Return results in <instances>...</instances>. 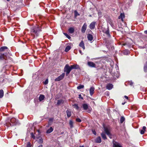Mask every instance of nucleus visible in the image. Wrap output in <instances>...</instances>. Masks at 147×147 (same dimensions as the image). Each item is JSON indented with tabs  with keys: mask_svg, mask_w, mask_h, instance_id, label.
Returning a JSON list of instances; mask_svg holds the SVG:
<instances>
[{
	"mask_svg": "<svg viewBox=\"0 0 147 147\" xmlns=\"http://www.w3.org/2000/svg\"><path fill=\"white\" fill-rule=\"evenodd\" d=\"M144 69L145 72H147V61L146 62V64L144 65Z\"/></svg>",
	"mask_w": 147,
	"mask_h": 147,
	"instance_id": "30",
	"label": "nucleus"
},
{
	"mask_svg": "<svg viewBox=\"0 0 147 147\" xmlns=\"http://www.w3.org/2000/svg\"><path fill=\"white\" fill-rule=\"evenodd\" d=\"M79 46L82 47L83 50H84L85 49V47L84 46V43L83 42V41H82L79 44Z\"/></svg>",
	"mask_w": 147,
	"mask_h": 147,
	"instance_id": "19",
	"label": "nucleus"
},
{
	"mask_svg": "<svg viewBox=\"0 0 147 147\" xmlns=\"http://www.w3.org/2000/svg\"><path fill=\"white\" fill-rule=\"evenodd\" d=\"M76 121L78 122H80L81 121V120L79 118H77L76 119Z\"/></svg>",
	"mask_w": 147,
	"mask_h": 147,
	"instance_id": "39",
	"label": "nucleus"
},
{
	"mask_svg": "<svg viewBox=\"0 0 147 147\" xmlns=\"http://www.w3.org/2000/svg\"><path fill=\"white\" fill-rule=\"evenodd\" d=\"M104 131H105L106 134L110 138L111 136V134L110 132L109 129L107 127H104Z\"/></svg>",
	"mask_w": 147,
	"mask_h": 147,
	"instance_id": "6",
	"label": "nucleus"
},
{
	"mask_svg": "<svg viewBox=\"0 0 147 147\" xmlns=\"http://www.w3.org/2000/svg\"><path fill=\"white\" fill-rule=\"evenodd\" d=\"M102 138L104 140H106L107 139L105 134L104 132H102L101 134Z\"/></svg>",
	"mask_w": 147,
	"mask_h": 147,
	"instance_id": "26",
	"label": "nucleus"
},
{
	"mask_svg": "<svg viewBox=\"0 0 147 147\" xmlns=\"http://www.w3.org/2000/svg\"><path fill=\"white\" fill-rule=\"evenodd\" d=\"M106 93H107V96H109V92H106Z\"/></svg>",
	"mask_w": 147,
	"mask_h": 147,
	"instance_id": "48",
	"label": "nucleus"
},
{
	"mask_svg": "<svg viewBox=\"0 0 147 147\" xmlns=\"http://www.w3.org/2000/svg\"><path fill=\"white\" fill-rule=\"evenodd\" d=\"M7 1H10V0H6Z\"/></svg>",
	"mask_w": 147,
	"mask_h": 147,
	"instance_id": "56",
	"label": "nucleus"
},
{
	"mask_svg": "<svg viewBox=\"0 0 147 147\" xmlns=\"http://www.w3.org/2000/svg\"><path fill=\"white\" fill-rule=\"evenodd\" d=\"M41 31V29L40 26H35L31 28L30 31L31 34L34 37L35 36L37 37Z\"/></svg>",
	"mask_w": 147,
	"mask_h": 147,
	"instance_id": "1",
	"label": "nucleus"
},
{
	"mask_svg": "<svg viewBox=\"0 0 147 147\" xmlns=\"http://www.w3.org/2000/svg\"><path fill=\"white\" fill-rule=\"evenodd\" d=\"M92 131L94 135H96V131L95 130H92Z\"/></svg>",
	"mask_w": 147,
	"mask_h": 147,
	"instance_id": "44",
	"label": "nucleus"
},
{
	"mask_svg": "<svg viewBox=\"0 0 147 147\" xmlns=\"http://www.w3.org/2000/svg\"><path fill=\"white\" fill-rule=\"evenodd\" d=\"M96 23L95 22H93L90 24L89 28L91 29H93L95 28Z\"/></svg>",
	"mask_w": 147,
	"mask_h": 147,
	"instance_id": "9",
	"label": "nucleus"
},
{
	"mask_svg": "<svg viewBox=\"0 0 147 147\" xmlns=\"http://www.w3.org/2000/svg\"><path fill=\"white\" fill-rule=\"evenodd\" d=\"M87 24L86 23H85L82 28L81 31L83 33H84L85 32Z\"/></svg>",
	"mask_w": 147,
	"mask_h": 147,
	"instance_id": "8",
	"label": "nucleus"
},
{
	"mask_svg": "<svg viewBox=\"0 0 147 147\" xmlns=\"http://www.w3.org/2000/svg\"><path fill=\"white\" fill-rule=\"evenodd\" d=\"M95 90V88L93 87H91L89 89L90 94V95L92 96L93 95L94 93V91Z\"/></svg>",
	"mask_w": 147,
	"mask_h": 147,
	"instance_id": "10",
	"label": "nucleus"
},
{
	"mask_svg": "<svg viewBox=\"0 0 147 147\" xmlns=\"http://www.w3.org/2000/svg\"><path fill=\"white\" fill-rule=\"evenodd\" d=\"M125 102H124V103H122V105H124V104L125 103Z\"/></svg>",
	"mask_w": 147,
	"mask_h": 147,
	"instance_id": "54",
	"label": "nucleus"
},
{
	"mask_svg": "<svg viewBox=\"0 0 147 147\" xmlns=\"http://www.w3.org/2000/svg\"><path fill=\"white\" fill-rule=\"evenodd\" d=\"M7 53H1L0 55V60H3L4 59H6V57Z\"/></svg>",
	"mask_w": 147,
	"mask_h": 147,
	"instance_id": "5",
	"label": "nucleus"
},
{
	"mask_svg": "<svg viewBox=\"0 0 147 147\" xmlns=\"http://www.w3.org/2000/svg\"><path fill=\"white\" fill-rule=\"evenodd\" d=\"M124 97L126 99H128V97L127 96H124Z\"/></svg>",
	"mask_w": 147,
	"mask_h": 147,
	"instance_id": "49",
	"label": "nucleus"
},
{
	"mask_svg": "<svg viewBox=\"0 0 147 147\" xmlns=\"http://www.w3.org/2000/svg\"><path fill=\"white\" fill-rule=\"evenodd\" d=\"M65 75L64 73H62L57 78H56L55 80V81H59L62 80L63 78Z\"/></svg>",
	"mask_w": 147,
	"mask_h": 147,
	"instance_id": "4",
	"label": "nucleus"
},
{
	"mask_svg": "<svg viewBox=\"0 0 147 147\" xmlns=\"http://www.w3.org/2000/svg\"><path fill=\"white\" fill-rule=\"evenodd\" d=\"M74 16L75 17H77L78 16L80 15V14L78 13V12L77 11L75 10L74 11Z\"/></svg>",
	"mask_w": 147,
	"mask_h": 147,
	"instance_id": "34",
	"label": "nucleus"
},
{
	"mask_svg": "<svg viewBox=\"0 0 147 147\" xmlns=\"http://www.w3.org/2000/svg\"><path fill=\"white\" fill-rule=\"evenodd\" d=\"M79 52H80V53L81 54V55H83V53L82 52V51L80 50H79Z\"/></svg>",
	"mask_w": 147,
	"mask_h": 147,
	"instance_id": "46",
	"label": "nucleus"
},
{
	"mask_svg": "<svg viewBox=\"0 0 147 147\" xmlns=\"http://www.w3.org/2000/svg\"><path fill=\"white\" fill-rule=\"evenodd\" d=\"M87 37L88 40L91 41L93 40V37L91 34H88Z\"/></svg>",
	"mask_w": 147,
	"mask_h": 147,
	"instance_id": "12",
	"label": "nucleus"
},
{
	"mask_svg": "<svg viewBox=\"0 0 147 147\" xmlns=\"http://www.w3.org/2000/svg\"><path fill=\"white\" fill-rule=\"evenodd\" d=\"M125 17V15L124 14L121 13L120 15L119 16L118 18L119 19H121L122 21H123V19Z\"/></svg>",
	"mask_w": 147,
	"mask_h": 147,
	"instance_id": "16",
	"label": "nucleus"
},
{
	"mask_svg": "<svg viewBox=\"0 0 147 147\" xmlns=\"http://www.w3.org/2000/svg\"><path fill=\"white\" fill-rule=\"evenodd\" d=\"M45 98V96L43 94H40L39 97L38 99L40 101L43 100Z\"/></svg>",
	"mask_w": 147,
	"mask_h": 147,
	"instance_id": "15",
	"label": "nucleus"
},
{
	"mask_svg": "<svg viewBox=\"0 0 147 147\" xmlns=\"http://www.w3.org/2000/svg\"><path fill=\"white\" fill-rule=\"evenodd\" d=\"M69 33H73L74 32V29L73 28H70L68 30Z\"/></svg>",
	"mask_w": 147,
	"mask_h": 147,
	"instance_id": "28",
	"label": "nucleus"
},
{
	"mask_svg": "<svg viewBox=\"0 0 147 147\" xmlns=\"http://www.w3.org/2000/svg\"><path fill=\"white\" fill-rule=\"evenodd\" d=\"M109 27H107V29L106 30H103V32L108 37H111V35L109 33Z\"/></svg>",
	"mask_w": 147,
	"mask_h": 147,
	"instance_id": "7",
	"label": "nucleus"
},
{
	"mask_svg": "<svg viewBox=\"0 0 147 147\" xmlns=\"http://www.w3.org/2000/svg\"><path fill=\"white\" fill-rule=\"evenodd\" d=\"M4 80L3 79V80L2 81H3Z\"/></svg>",
	"mask_w": 147,
	"mask_h": 147,
	"instance_id": "59",
	"label": "nucleus"
},
{
	"mask_svg": "<svg viewBox=\"0 0 147 147\" xmlns=\"http://www.w3.org/2000/svg\"><path fill=\"white\" fill-rule=\"evenodd\" d=\"M113 146L114 147H122L119 143L116 142L113 143Z\"/></svg>",
	"mask_w": 147,
	"mask_h": 147,
	"instance_id": "18",
	"label": "nucleus"
},
{
	"mask_svg": "<svg viewBox=\"0 0 147 147\" xmlns=\"http://www.w3.org/2000/svg\"><path fill=\"white\" fill-rule=\"evenodd\" d=\"M79 97L78 98H81V99H83V98L82 97V96L81 95V94H80L79 95Z\"/></svg>",
	"mask_w": 147,
	"mask_h": 147,
	"instance_id": "43",
	"label": "nucleus"
},
{
	"mask_svg": "<svg viewBox=\"0 0 147 147\" xmlns=\"http://www.w3.org/2000/svg\"><path fill=\"white\" fill-rule=\"evenodd\" d=\"M73 106L77 110H79V107L78 106V105L77 104H74V105H73Z\"/></svg>",
	"mask_w": 147,
	"mask_h": 147,
	"instance_id": "31",
	"label": "nucleus"
},
{
	"mask_svg": "<svg viewBox=\"0 0 147 147\" xmlns=\"http://www.w3.org/2000/svg\"><path fill=\"white\" fill-rule=\"evenodd\" d=\"M63 102V101L62 100H57V105H58L62 104Z\"/></svg>",
	"mask_w": 147,
	"mask_h": 147,
	"instance_id": "25",
	"label": "nucleus"
},
{
	"mask_svg": "<svg viewBox=\"0 0 147 147\" xmlns=\"http://www.w3.org/2000/svg\"><path fill=\"white\" fill-rule=\"evenodd\" d=\"M66 112L67 113V116L68 118L71 115V111L69 110H67Z\"/></svg>",
	"mask_w": 147,
	"mask_h": 147,
	"instance_id": "20",
	"label": "nucleus"
},
{
	"mask_svg": "<svg viewBox=\"0 0 147 147\" xmlns=\"http://www.w3.org/2000/svg\"><path fill=\"white\" fill-rule=\"evenodd\" d=\"M116 65L117 66V67H118V66H117V64Z\"/></svg>",
	"mask_w": 147,
	"mask_h": 147,
	"instance_id": "58",
	"label": "nucleus"
},
{
	"mask_svg": "<svg viewBox=\"0 0 147 147\" xmlns=\"http://www.w3.org/2000/svg\"><path fill=\"white\" fill-rule=\"evenodd\" d=\"M26 147H31L30 143V142H29L28 143Z\"/></svg>",
	"mask_w": 147,
	"mask_h": 147,
	"instance_id": "40",
	"label": "nucleus"
},
{
	"mask_svg": "<svg viewBox=\"0 0 147 147\" xmlns=\"http://www.w3.org/2000/svg\"><path fill=\"white\" fill-rule=\"evenodd\" d=\"M129 85L131 86H132L134 84V83L132 81H130L129 82Z\"/></svg>",
	"mask_w": 147,
	"mask_h": 147,
	"instance_id": "41",
	"label": "nucleus"
},
{
	"mask_svg": "<svg viewBox=\"0 0 147 147\" xmlns=\"http://www.w3.org/2000/svg\"><path fill=\"white\" fill-rule=\"evenodd\" d=\"M125 120V118L123 117H121V118L120 121L121 123H122Z\"/></svg>",
	"mask_w": 147,
	"mask_h": 147,
	"instance_id": "35",
	"label": "nucleus"
},
{
	"mask_svg": "<svg viewBox=\"0 0 147 147\" xmlns=\"http://www.w3.org/2000/svg\"><path fill=\"white\" fill-rule=\"evenodd\" d=\"M88 64L89 66L92 67H95V64L93 62H88Z\"/></svg>",
	"mask_w": 147,
	"mask_h": 147,
	"instance_id": "14",
	"label": "nucleus"
},
{
	"mask_svg": "<svg viewBox=\"0 0 147 147\" xmlns=\"http://www.w3.org/2000/svg\"><path fill=\"white\" fill-rule=\"evenodd\" d=\"M72 70L71 66L68 64H66L64 68V71L66 73V76L68 75Z\"/></svg>",
	"mask_w": 147,
	"mask_h": 147,
	"instance_id": "3",
	"label": "nucleus"
},
{
	"mask_svg": "<svg viewBox=\"0 0 147 147\" xmlns=\"http://www.w3.org/2000/svg\"><path fill=\"white\" fill-rule=\"evenodd\" d=\"M110 23V25H111V26H112V25H113V24H112V23Z\"/></svg>",
	"mask_w": 147,
	"mask_h": 147,
	"instance_id": "55",
	"label": "nucleus"
},
{
	"mask_svg": "<svg viewBox=\"0 0 147 147\" xmlns=\"http://www.w3.org/2000/svg\"><path fill=\"white\" fill-rule=\"evenodd\" d=\"M8 49L7 47L6 46L2 47L0 48V51L2 52L4 51L5 50Z\"/></svg>",
	"mask_w": 147,
	"mask_h": 147,
	"instance_id": "21",
	"label": "nucleus"
},
{
	"mask_svg": "<svg viewBox=\"0 0 147 147\" xmlns=\"http://www.w3.org/2000/svg\"><path fill=\"white\" fill-rule=\"evenodd\" d=\"M53 130V129L52 127H50L49 129H48L46 131L47 134H49L52 132Z\"/></svg>",
	"mask_w": 147,
	"mask_h": 147,
	"instance_id": "23",
	"label": "nucleus"
},
{
	"mask_svg": "<svg viewBox=\"0 0 147 147\" xmlns=\"http://www.w3.org/2000/svg\"><path fill=\"white\" fill-rule=\"evenodd\" d=\"M113 85L112 84H108L107 85L106 88L108 90H111L113 88Z\"/></svg>",
	"mask_w": 147,
	"mask_h": 147,
	"instance_id": "11",
	"label": "nucleus"
},
{
	"mask_svg": "<svg viewBox=\"0 0 147 147\" xmlns=\"http://www.w3.org/2000/svg\"><path fill=\"white\" fill-rule=\"evenodd\" d=\"M98 15H99V16H100V14H101L100 12H99V13H98Z\"/></svg>",
	"mask_w": 147,
	"mask_h": 147,
	"instance_id": "53",
	"label": "nucleus"
},
{
	"mask_svg": "<svg viewBox=\"0 0 147 147\" xmlns=\"http://www.w3.org/2000/svg\"><path fill=\"white\" fill-rule=\"evenodd\" d=\"M144 33L145 34H147V30H145L144 31Z\"/></svg>",
	"mask_w": 147,
	"mask_h": 147,
	"instance_id": "50",
	"label": "nucleus"
},
{
	"mask_svg": "<svg viewBox=\"0 0 147 147\" xmlns=\"http://www.w3.org/2000/svg\"><path fill=\"white\" fill-rule=\"evenodd\" d=\"M6 125L8 126H13L17 124V121L14 118H7L6 121Z\"/></svg>",
	"mask_w": 147,
	"mask_h": 147,
	"instance_id": "2",
	"label": "nucleus"
},
{
	"mask_svg": "<svg viewBox=\"0 0 147 147\" xmlns=\"http://www.w3.org/2000/svg\"><path fill=\"white\" fill-rule=\"evenodd\" d=\"M42 145H39V146H38L37 147H42Z\"/></svg>",
	"mask_w": 147,
	"mask_h": 147,
	"instance_id": "51",
	"label": "nucleus"
},
{
	"mask_svg": "<svg viewBox=\"0 0 147 147\" xmlns=\"http://www.w3.org/2000/svg\"><path fill=\"white\" fill-rule=\"evenodd\" d=\"M146 127L143 126L142 127V129L140 131V134H143L144 133L145 131L146 130Z\"/></svg>",
	"mask_w": 147,
	"mask_h": 147,
	"instance_id": "24",
	"label": "nucleus"
},
{
	"mask_svg": "<svg viewBox=\"0 0 147 147\" xmlns=\"http://www.w3.org/2000/svg\"><path fill=\"white\" fill-rule=\"evenodd\" d=\"M80 147H84V146H80Z\"/></svg>",
	"mask_w": 147,
	"mask_h": 147,
	"instance_id": "57",
	"label": "nucleus"
},
{
	"mask_svg": "<svg viewBox=\"0 0 147 147\" xmlns=\"http://www.w3.org/2000/svg\"><path fill=\"white\" fill-rule=\"evenodd\" d=\"M4 95V92L2 89L0 90V98H2Z\"/></svg>",
	"mask_w": 147,
	"mask_h": 147,
	"instance_id": "27",
	"label": "nucleus"
},
{
	"mask_svg": "<svg viewBox=\"0 0 147 147\" xmlns=\"http://www.w3.org/2000/svg\"><path fill=\"white\" fill-rule=\"evenodd\" d=\"M48 80L47 79H46L45 80V82H44V84H47L48 83Z\"/></svg>",
	"mask_w": 147,
	"mask_h": 147,
	"instance_id": "42",
	"label": "nucleus"
},
{
	"mask_svg": "<svg viewBox=\"0 0 147 147\" xmlns=\"http://www.w3.org/2000/svg\"><path fill=\"white\" fill-rule=\"evenodd\" d=\"M63 34L66 36V37L68 38L69 39H70L71 38V37L68 35L67 33H64Z\"/></svg>",
	"mask_w": 147,
	"mask_h": 147,
	"instance_id": "37",
	"label": "nucleus"
},
{
	"mask_svg": "<svg viewBox=\"0 0 147 147\" xmlns=\"http://www.w3.org/2000/svg\"><path fill=\"white\" fill-rule=\"evenodd\" d=\"M71 48V46H67L66 47L65 51L66 52H67Z\"/></svg>",
	"mask_w": 147,
	"mask_h": 147,
	"instance_id": "29",
	"label": "nucleus"
},
{
	"mask_svg": "<svg viewBox=\"0 0 147 147\" xmlns=\"http://www.w3.org/2000/svg\"><path fill=\"white\" fill-rule=\"evenodd\" d=\"M71 68L72 69H77L79 68V66L78 65H74L71 66Z\"/></svg>",
	"mask_w": 147,
	"mask_h": 147,
	"instance_id": "17",
	"label": "nucleus"
},
{
	"mask_svg": "<svg viewBox=\"0 0 147 147\" xmlns=\"http://www.w3.org/2000/svg\"><path fill=\"white\" fill-rule=\"evenodd\" d=\"M84 86L83 85H80L79 86H78L77 87V88L78 89L80 90L81 89L83 88H84Z\"/></svg>",
	"mask_w": 147,
	"mask_h": 147,
	"instance_id": "33",
	"label": "nucleus"
},
{
	"mask_svg": "<svg viewBox=\"0 0 147 147\" xmlns=\"http://www.w3.org/2000/svg\"><path fill=\"white\" fill-rule=\"evenodd\" d=\"M95 141L96 142L99 143L101 142V138L100 136H98L97 137L96 139L95 140Z\"/></svg>",
	"mask_w": 147,
	"mask_h": 147,
	"instance_id": "13",
	"label": "nucleus"
},
{
	"mask_svg": "<svg viewBox=\"0 0 147 147\" xmlns=\"http://www.w3.org/2000/svg\"><path fill=\"white\" fill-rule=\"evenodd\" d=\"M49 125H50L49 124L48 125L46 126V127H49Z\"/></svg>",
	"mask_w": 147,
	"mask_h": 147,
	"instance_id": "52",
	"label": "nucleus"
},
{
	"mask_svg": "<svg viewBox=\"0 0 147 147\" xmlns=\"http://www.w3.org/2000/svg\"><path fill=\"white\" fill-rule=\"evenodd\" d=\"M40 142H42V138H40L39 139Z\"/></svg>",
	"mask_w": 147,
	"mask_h": 147,
	"instance_id": "47",
	"label": "nucleus"
},
{
	"mask_svg": "<svg viewBox=\"0 0 147 147\" xmlns=\"http://www.w3.org/2000/svg\"><path fill=\"white\" fill-rule=\"evenodd\" d=\"M73 122L71 120L69 121V124L70 126V127L71 128L73 127Z\"/></svg>",
	"mask_w": 147,
	"mask_h": 147,
	"instance_id": "32",
	"label": "nucleus"
},
{
	"mask_svg": "<svg viewBox=\"0 0 147 147\" xmlns=\"http://www.w3.org/2000/svg\"><path fill=\"white\" fill-rule=\"evenodd\" d=\"M82 107L84 110H86L88 109V106L87 104H84L82 105Z\"/></svg>",
	"mask_w": 147,
	"mask_h": 147,
	"instance_id": "22",
	"label": "nucleus"
},
{
	"mask_svg": "<svg viewBox=\"0 0 147 147\" xmlns=\"http://www.w3.org/2000/svg\"><path fill=\"white\" fill-rule=\"evenodd\" d=\"M49 121L51 122H53V119L52 118H50L49 119Z\"/></svg>",
	"mask_w": 147,
	"mask_h": 147,
	"instance_id": "45",
	"label": "nucleus"
},
{
	"mask_svg": "<svg viewBox=\"0 0 147 147\" xmlns=\"http://www.w3.org/2000/svg\"><path fill=\"white\" fill-rule=\"evenodd\" d=\"M31 134V137L32 138H33L34 139L35 138V136L34 134L32 132Z\"/></svg>",
	"mask_w": 147,
	"mask_h": 147,
	"instance_id": "38",
	"label": "nucleus"
},
{
	"mask_svg": "<svg viewBox=\"0 0 147 147\" xmlns=\"http://www.w3.org/2000/svg\"><path fill=\"white\" fill-rule=\"evenodd\" d=\"M129 53V51L127 50H125L124 52V54L125 55H127Z\"/></svg>",
	"mask_w": 147,
	"mask_h": 147,
	"instance_id": "36",
	"label": "nucleus"
},
{
	"mask_svg": "<svg viewBox=\"0 0 147 147\" xmlns=\"http://www.w3.org/2000/svg\"><path fill=\"white\" fill-rule=\"evenodd\" d=\"M38 132H39V131L38 130Z\"/></svg>",
	"mask_w": 147,
	"mask_h": 147,
	"instance_id": "60",
	"label": "nucleus"
}]
</instances>
